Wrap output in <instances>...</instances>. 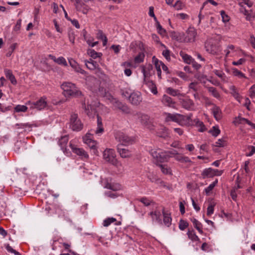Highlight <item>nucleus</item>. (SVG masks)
<instances>
[{"mask_svg":"<svg viewBox=\"0 0 255 255\" xmlns=\"http://www.w3.org/2000/svg\"><path fill=\"white\" fill-rule=\"evenodd\" d=\"M116 221V219L114 218H108L105 219L103 222V226L104 227H108L110 226L112 223H114Z\"/></svg>","mask_w":255,"mask_h":255,"instance_id":"3c124183","label":"nucleus"},{"mask_svg":"<svg viewBox=\"0 0 255 255\" xmlns=\"http://www.w3.org/2000/svg\"><path fill=\"white\" fill-rule=\"evenodd\" d=\"M103 158L106 161L111 164L119 167L121 164L116 158V154L113 149L107 148L103 152Z\"/></svg>","mask_w":255,"mask_h":255,"instance_id":"20e7f679","label":"nucleus"},{"mask_svg":"<svg viewBox=\"0 0 255 255\" xmlns=\"http://www.w3.org/2000/svg\"><path fill=\"white\" fill-rule=\"evenodd\" d=\"M166 92L169 95L172 96H177L178 97L180 96H184V95L180 92L178 90L174 89L171 87H168L166 89Z\"/></svg>","mask_w":255,"mask_h":255,"instance_id":"a878e982","label":"nucleus"},{"mask_svg":"<svg viewBox=\"0 0 255 255\" xmlns=\"http://www.w3.org/2000/svg\"><path fill=\"white\" fill-rule=\"evenodd\" d=\"M91 136L92 135L90 133H87L83 137V140L91 149L93 150L94 153L96 154L97 152V150L96 149L97 142L92 139Z\"/></svg>","mask_w":255,"mask_h":255,"instance_id":"9b49d317","label":"nucleus"},{"mask_svg":"<svg viewBox=\"0 0 255 255\" xmlns=\"http://www.w3.org/2000/svg\"><path fill=\"white\" fill-rule=\"evenodd\" d=\"M169 35L172 39L181 42L182 41V38L184 34L183 33L171 31L169 32Z\"/></svg>","mask_w":255,"mask_h":255,"instance_id":"5701e85b","label":"nucleus"},{"mask_svg":"<svg viewBox=\"0 0 255 255\" xmlns=\"http://www.w3.org/2000/svg\"><path fill=\"white\" fill-rule=\"evenodd\" d=\"M145 55L143 52H140L134 58V61L135 63H140L143 62Z\"/></svg>","mask_w":255,"mask_h":255,"instance_id":"a19ab883","label":"nucleus"},{"mask_svg":"<svg viewBox=\"0 0 255 255\" xmlns=\"http://www.w3.org/2000/svg\"><path fill=\"white\" fill-rule=\"evenodd\" d=\"M142 98L140 93H132L129 96V101L133 105H138L141 101Z\"/></svg>","mask_w":255,"mask_h":255,"instance_id":"dca6fc26","label":"nucleus"},{"mask_svg":"<svg viewBox=\"0 0 255 255\" xmlns=\"http://www.w3.org/2000/svg\"><path fill=\"white\" fill-rule=\"evenodd\" d=\"M156 135L160 137L166 139L169 136L168 130L164 126H161L156 132Z\"/></svg>","mask_w":255,"mask_h":255,"instance_id":"a211bd4d","label":"nucleus"},{"mask_svg":"<svg viewBox=\"0 0 255 255\" xmlns=\"http://www.w3.org/2000/svg\"><path fill=\"white\" fill-rule=\"evenodd\" d=\"M210 132L212 133L213 136L216 137L220 134V130L219 128L213 127L212 129L210 130Z\"/></svg>","mask_w":255,"mask_h":255,"instance_id":"bf43d9fd","label":"nucleus"},{"mask_svg":"<svg viewBox=\"0 0 255 255\" xmlns=\"http://www.w3.org/2000/svg\"><path fill=\"white\" fill-rule=\"evenodd\" d=\"M103 182L104 187L105 188L113 191H118L121 189V185L118 183H112L111 179L106 178L103 180Z\"/></svg>","mask_w":255,"mask_h":255,"instance_id":"f8f14e48","label":"nucleus"},{"mask_svg":"<svg viewBox=\"0 0 255 255\" xmlns=\"http://www.w3.org/2000/svg\"><path fill=\"white\" fill-rule=\"evenodd\" d=\"M74 5L77 10L82 11L83 13H86L87 11V8H86V5L85 3L82 2L81 0H75Z\"/></svg>","mask_w":255,"mask_h":255,"instance_id":"412c9836","label":"nucleus"},{"mask_svg":"<svg viewBox=\"0 0 255 255\" xmlns=\"http://www.w3.org/2000/svg\"><path fill=\"white\" fill-rule=\"evenodd\" d=\"M87 53L90 57H92L94 59L100 57L102 55L101 53L97 52L94 50L92 49H88L87 51Z\"/></svg>","mask_w":255,"mask_h":255,"instance_id":"58836bf2","label":"nucleus"},{"mask_svg":"<svg viewBox=\"0 0 255 255\" xmlns=\"http://www.w3.org/2000/svg\"><path fill=\"white\" fill-rule=\"evenodd\" d=\"M138 117V120L141 124L150 130L154 129V126L152 124V120L149 118L147 115L140 113Z\"/></svg>","mask_w":255,"mask_h":255,"instance_id":"6e6552de","label":"nucleus"},{"mask_svg":"<svg viewBox=\"0 0 255 255\" xmlns=\"http://www.w3.org/2000/svg\"><path fill=\"white\" fill-rule=\"evenodd\" d=\"M232 70L234 76H237L239 78H247L245 74L240 71L238 70L237 69L234 68H232Z\"/></svg>","mask_w":255,"mask_h":255,"instance_id":"c03bdc74","label":"nucleus"},{"mask_svg":"<svg viewBox=\"0 0 255 255\" xmlns=\"http://www.w3.org/2000/svg\"><path fill=\"white\" fill-rule=\"evenodd\" d=\"M214 73L217 76H218L219 78H220L222 80L225 79V75L224 73H223L222 71H219L218 70H215L214 71Z\"/></svg>","mask_w":255,"mask_h":255,"instance_id":"338daca9","label":"nucleus"},{"mask_svg":"<svg viewBox=\"0 0 255 255\" xmlns=\"http://www.w3.org/2000/svg\"><path fill=\"white\" fill-rule=\"evenodd\" d=\"M205 48L207 52L212 54H216L218 51L217 46L213 44L210 40L206 41L205 43Z\"/></svg>","mask_w":255,"mask_h":255,"instance_id":"2eb2a0df","label":"nucleus"},{"mask_svg":"<svg viewBox=\"0 0 255 255\" xmlns=\"http://www.w3.org/2000/svg\"><path fill=\"white\" fill-rule=\"evenodd\" d=\"M188 237L192 241H198V237L196 235L194 231H189L187 233Z\"/></svg>","mask_w":255,"mask_h":255,"instance_id":"8fccbe9b","label":"nucleus"},{"mask_svg":"<svg viewBox=\"0 0 255 255\" xmlns=\"http://www.w3.org/2000/svg\"><path fill=\"white\" fill-rule=\"evenodd\" d=\"M197 127H199L200 128L198 129V131L200 132L204 131L206 130V128L204 126L203 123L199 121V119H196L193 120V125Z\"/></svg>","mask_w":255,"mask_h":255,"instance_id":"cd10ccee","label":"nucleus"},{"mask_svg":"<svg viewBox=\"0 0 255 255\" xmlns=\"http://www.w3.org/2000/svg\"><path fill=\"white\" fill-rule=\"evenodd\" d=\"M97 38L99 39L103 40V46H106L108 42V39L106 35L103 33V31L101 30H99L97 33Z\"/></svg>","mask_w":255,"mask_h":255,"instance_id":"e433bc0d","label":"nucleus"},{"mask_svg":"<svg viewBox=\"0 0 255 255\" xmlns=\"http://www.w3.org/2000/svg\"><path fill=\"white\" fill-rule=\"evenodd\" d=\"M117 150L121 156L123 158H127L131 156L130 151L128 149L123 148V146L121 144H118Z\"/></svg>","mask_w":255,"mask_h":255,"instance_id":"f3484780","label":"nucleus"},{"mask_svg":"<svg viewBox=\"0 0 255 255\" xmlns=\"http://www.w3.org/2000/svg\"><path fill=\"white\" fill-rule=\"evenodd\" d=\"M218 179H216L212 183L209 185V186L205 189V192L207 194H209L215 187V186L218 183Z\"/></svg>","mask_w":255,"mask_h":255,"instance_id":"09e8293b","label":"nucleus"},{"mask_svg":"<svg viewBox=\"0 0 255 255\" xmlns=\"http://www.w3.org/2000/svg\"><path fill=\"white\" fill-rule=\"evenodd\" d=\"M149 215L152 218L153 221H156L157 223L161 224L162 221L161 219V213L159 211H155L154 212H151Z\"/></svg>","mask_w":255,"mask_h":255,"instance_id":"bb28decb","label":"nucleus"},{"mask_svg":"<svg viewBox=\"0 0 255 255\" xmlns=\"http://www.w3.org/2000/svg\"><path fill=\"white\" fill-rule=\"evenodd\" d=\"M71 127L73 130L80 131L83 128V125L81 123L77 114L74 113L71 115L70 118Z\"/></svg>","mask_w":255,"mask_h":255,"instance_id":"0eeeda50","label":"nucleus"},{"mask_svg":"<svg viewBox=\"0 0 255 255\" xmlns=\"http://www.w3.org/2000/svg\"><path fill=\"white\" fill-rule=\"evenodd\" d=\"M235 46L233 45H230L227 47V48L225 50L226 52V56L227 57L230 53H233L236 50Z\"/></svg>","mask_w":255,"mask_h":255,"instance_id":"864d4df0","label":"nucleus"},{"mask_svg":"<svg viewBox=\"0 0 255 255\" xmlns=\"http://www.w3.org/2000/svg\"><path fill=\"white\" fill-rule=\"evenodd\" d=\"M143 203L145 206H148L151 203V201L146 197H142L138 200Z\"/></svg>","mask_w":255,"mask_h":255,"instance_id":"680f3d73","label":"nucleus"},{"mask_svg":"<svg viewBox=\"0 0 255 255\" xmlns=\"http://www.w3.org/2000/svg\"><path fill=\"white\" fill-rule=\"evenodd\" d=\"M6 249L8 252L13 253L15 255H21L20 253L13 249L8 244L6 246Z\"/></svg>","mask_w":255,"mask_h":255,"instance_id":"0e129e2a","label":"nucleus"},{"mask_svg":"<svg viewBox=\"0 0 255 255\" xmlns=\"http://www.w3.org/2000/svg\"><path fill=\"white\" fill-rule=\"evenodd\" d=\"M17 44L16 43H14L12 44L10 46V47L8 49V51L6 53V55L7 57H9L11 56L12 52L14 51L16 47H17Z\"/></svg>","mask_w":255,"mask_h":255,"instance_id":"13d9d810","label":"nucleus"},{"mask_svg":"<svg viewBox=\"0 0 255 255\" xmlns=\"http://www.w3.org/2000/svg\"><path fill=\"white\" fill-rule=\"evenodd\" d=\"M69 63L70 65L74 69L75 72L82 74H85L86 73V72L81 68L79 64L74 59H69Z\"/></svg>","mask_w":255,"mask_h":255,"instance_id":"6ab92c4d","label":"nucleus"},{"mask_svg":"<svg viewBox=\"0 0 255 255\" xmlns=\"http://www.w3.org/2000/svg\"><path fill=\"white\" fill-rule=\"evenodd\" d=\"M182 58L184 59V61L188 64L191 63L193 61L192 57L187 54H184L183 55Z\"/></svg>","mask_w":255,"mask_h":255,"instance_id":"69168bd1","label":"nucleus"},{"mask_svg":"<svg viewBox=\"0 0 255 255\" xmlns=\"http://www.w3.org/2000/svg\"><path fill=\"white\" fill-rule=\"evenodd\" d=\"M197 36L196 30L193 27H189L186 31L183 41L186 42H193Z\"/></svg>","mask_w":255,"mask_h":255,"instance_id":"1a4fd4ad","label":"nucleus"},{"mask_svg":"<svg viewBox=\"0 0 255 255\" xmlns=\"http://www.w3.org/2000/svg\"><path fill=\"white\" fill-rule=\"evenodd\" d=\"M213 171V169L211 168L205 169L201 174L203 178L205 179L206 178H209L214 176V173Z\"/></svg>","mask_w":255,"mask_h":255,"instance_id":"2f4dec72","label":"nucleus"},{"mask_svg":"<svg viewBox=\"0 0 255 255\" xmlns=\"http://www.w3.org/2000/svg\"><path fill=\"white\" fill-rule=\"evenodd\" d=\"M140 68L143 75V80L149 79L153 74V66L150 64H145V65H141Z\"/></svg>","mask_w":255,"mask_h":255,"instance_id":"9d476101","label":"nucleus"},{"mask_svg":"<svg viewBox=\"0 0 255 255\" xmlns=\"http://www.w3.org/2000/svg\"><path fill=\"white\" fill-rule=\"evenodd\" d=\"M70 146L72 150V151L80 156L82 158H88L89 155L88 153L83 148H78L71 143L70 144Z\"/></svg>","mask_w":255,"mask_h":255,"instance_id":"4468645a","label":"nucleus"},{"mask_svg":"<svg viewBox=\"0 0 255 255\" xmlns=\"http://www.w3.org/2000/svg\"><path fill=\"white\" fill-rule=\"evenodd\" d=\"M28 108L24 105H18L14 108V112H25Z\"/></svg>","mask_w":255,"mask_h":255,"instance_id":"6e6d98bb","label":"nucleus"},{"mask_svg":"<svg viewBox=\"0 0 255 255\" xmlns=\"http://www.w3.org/2000/svg\"><path fill=\"white\" fill-rule=\"evenodd\" d=\"M249 120L246 118H242L239 115L238 117H236L234 118V121H233V124L237 126L240 124H243L244 123H248V121Z\"/></svg>","mask_w":255,"mask_h":255,"instance_id":"7c9ffc66","label":"nucleus"},{"mask_svg":"<svg viewBox=\"0 0 255 255\" xmlns=\"http://www.w3.org/2000/svg\"><path fill=\"white\" fill-rule=\"evenodd\" d=\"M116 139L120 142L119 144L122 146H127L133 144L135 141V138L132 136H129L122 132H118L115 135Z\"/></svg>","mask_w":255,"mask_h":255,"instance_id":"39448f33","label":"nucleus"},{"mask_svg":"<svg viewBox=\"0 0 255 255\" xmlns=\"http://www.w3.org/2000/svg\"><path fill=\"white\" fill-rule=\"evenodd\" d=\"M155 22L158 32L163 36L166 33V30L162 28L158 20Z\"/></svg>","mask_w":255,"mask_h":255,"instance_id":"49530a36","label":"nucleus"},{"mask_svg":"<svg viewBox=\"0 0 255 255\" xmlns=\"http://www.w3.org/2000/svg\"><path fill=\"white\" fill-rule=\"evenodd\" d=\"M180 104L182 106L187 110H191V107L193 106V102L190 99H183L179 98Z\"/></svg>","mask_w":255,"mask_h":255,"instance_id":"4be33fe9","label":"nucleus"},{"mask_svg":"<svg viewBox=\"0 0 255 255\" xmlns=\"http://www.w3.org/2000/svg\"><path fill=\"white\" fill-rule=\"evenodd\" d=\"M175 159L181 162V163H188L191 162V160L188 157L183 156V155L178 153V154L174 156Z\"/></svg>","mask_w":255,"mask_h":255,"instance_id":"72a5a7b5","label":"nucleus"},{"mask_svg":"<svg viewBox=\"0 0 255 255\" xmlns=\"http://www.w3.org/2000/svg\"><path fill=\"white\" fill-rule=\"evenodd\" d=\"M162 214L163 215V222L165 226L169 227L171 224L172 218L170 214L165 213L164 208L162 209Z\"/></svg>","mask_w":255,"mask_h":255,"instance_id":"b1692460","label":"nucleus"},{"mask_svg":"<svg viewBox=\"0 0 255 255\" xmlns=\"http://www.w3.org/2000/svg\"><path fill=\"white\" fill-rule=\"evenodd\" d=\"M56 63L64 66H67V63L65 59L63 57H60L56 59Z\"/></svg>","mask_w":255,"mask_h":255,"instance_id":"052dcab7","label":"nucleus"},{"mask_svg":"<svg viewBox=\"0 0 255 255\" xmlns=\"http://www.w3.org/2000/svg\"><path fill=\"white\" fill-rule=\"evenodd\" d=\"M162 103L165 106L176 109L177 104L176 102L167 95H163L161 98Z\"/></svg>","mask_w":255,"mask_h":255,"instance_id":"ddd939ff","label":"nucleus"},{"mask_svg":"<svg viewBox=\"0 0 255 255\" xmlns=\"http://www.w3.org/2000/svg\"><path fill=\"white\" fill-rule=\"evenodd\" d=\"M114 107L116 110H121L122 112H126L128 110V107L123 103L119 102L116 101L114 104Z\"/></svg>","mask_w":255,"mask_h":255,"instance_id":"473e14b6","label":"nucleus"},{"mask_svg":"<svg viewBox=\"0 0 255 255\" xmlns=\"http://www.w3.org/2000/svg\"><path fill=\"white\" fill-rule=\"evenodd\" d=\"M152 62L154 64L156 71L161 70L162 62L159 61L155 56L152 57Z\"/></svg>","mask_w":255,"mask_h":255,"instance_id":"37998d69","label":"nucleus"},{"mask_svg":"<svg viewBox=\"0 0 255 255\" xmlns=\"http://www.w3.org/2000/svg\"><path fill=\"white\" fill-rule=\"evenodd\" d=\"M97 129L95 131L96 134L102 133L104 131V128L102 125V119L99 115H97Z\"/></svg>","mask_w":255,"mask_h":255,"instance_id":"c756f323","label":"nucleus"},{"mask_svg":"<svg viewBox=\"0 0 255 255\" xmlns=\"http://www.w3.org/2000/svg\"><path fill=\"white\" fill-rule=\"evenodd\" d=\"M250 97L253 99L255 98V85H253L249 90Z\"/></svg>","mask_w":255,"mask_h":255,"instance_id":"774afa93","label":"nucleus"},{"mask_svg":"<svg viewBox=\"0 0 255 255\" xmlns=\"http://www.w3.org/2000/svg\"><path fill=\"white\" fill-rule=\"evenodd\" d=\"M84 39L85 40H86V42H87V44L89 46H91L92 47H94L95 46H96L97 44H98V41H96V42H93V41L94 40V38L93 37H91L89 39H87L86 37V36L85 35H84Z\"/></svg>","mask_w":255,"mask_h":255,"instance_id":"4d7b16f0","label":"nucleus"},{"mask_svg":"<svg viewBox=\"0 0 255 255\" xmlns=\"http://www.w3.org/2000/svg\"><path fill=\"white\" fill-rule=\"evenodd\" d=\"M143 83L150 89L153 94H156L157 93L156 87L152 81L149 79L143 80Z\"/></svg>","mask_w":255,"mask_h":255,"instance_id":"393cba45","label":"nucleus"},{"mask_svg":"<svg viewBox=\"0 0 255 255\" xmlns=\"http://www.w3.org/2000/svg\"><path fill=\"white\" fill-rule=\"evenodd\" d=\"M191 115L188 116H185L179 114H168L165 118V121H173L178 123L181 126H192L193 120L191 119Z\"/></svg>","mask_w":255,"mask_h":255,"instance_id":"f257e3e1","label":"nucleus"},{"mask_svg":"<svg viewBox=\"0 0 255 255\" xmlns=\"http://www.w3.org/2000/svg\"><path fill=\"white\" fill-rule=\"evenodd\" d=\"M150 154L153 158L155 159V163L158 165L159 163L165 162L168 161L169 158L171 157L168 155V152L166 151H160L155 150H151Z\"/></svg>","mask_w":255,"mask_h":255,"instance_id":"7ed1b4c3","label":"nucleus"},{"mask_svg":"<svg viewBox=\"0 0 255 255\" xmlns=\"http://www.w3.org/2000/svg\"><path fill=\"white\" fill-rule=\"evenodd\" d=\"M148 178L151 182L157 184H158L160 181L159 179H158V178H157L156 176L153 175H149L148 176Z\"/></svg>","mask_w":255,"mask_h":255,"instance_id":"e2e57ef3","label":"nucleus"},{"mask_svg":"<svg viewBox=\"0 0 255 255\" xmlns=\"http://www.w3.org/2000/svg\"><path fill=\"white\" fill-rule=\"evenodd\" d=\"M189 224L188 222L182 219L180 220L179 223V228L182 230H184L188 226Z\"/></svg>","mask_w":255,"mask_h":255,"instance_id":"603ef678","label":"nucleus"},{"mask_svg":"<svg viewBox=\"0 0 255 255\" xmlns=\"http://www.w3.org/2000/svg\"><path fill=\"white\" fill-rule=\"evenodd\" d=\"M100 106V103L99 102H94V104H88L87 107H85V110L86 111H92L95 112H98L99 110L98 109V107Z\"/></svg>","mask_w":255,"mask_h":255,"instance_id":"c85d7f7f","label":"nucleus"},{"mask_svg":"<svg viewBox=\"0 0 255 255\" xmlns=\"http://www.w3.org/2000/svg\"><path fill=\"white\" fill-rule=\"evenodd\" d=\"M61 87L63 90V95L66 97H77L82 94L78 88L72 83L64 82Z\"/></svg>","mask_w":255,"mask_h":255,"instance_id":"f03ea898","label":"nucleus"},{"mask_svg":"<svg viewBox=\"0 0 255 255\" xmlns=\"http://www.w3.org/2000/svg\"><path fill=\"white\" fill-rule=\"evenodd\" d=\"M208 91L212 94V95L215 98L219 99L220 95L216 89L214 87H211L208 88Z\"/></svg>","mask_w":255,"mask_h":255,"instance_id":"a18cd8bd","label":"nucleus"},{"mask_svg":"<svg viewBox=\"0 0 255 255\" xmlns=\"http://www.w3.org/2000/svg\"><path fill=\"white\" fill-rule=\"evenodd\" d=\"M30 105V110H51L49 107L47 105L45 99L43 98H41L39 100L32 104H28Z\"/></svg>","mask_w":255,"mask_h":255,"instance_id":"423d86ee","label":"nucleus"},{"mask_svg":"<svg viewBox=\"0 0 255 255\" xmlns=\"http://www.w3.org/2000/svg\"><path fill=\"white\" fill-rule=\"evenodd\" d=\"M240 11L241 13H243L246 16V19L247 20H252L255 17V15L250 12H249L245 7H241L240 9Z\"/></svg>","mask_w":255,"mask_h":255,"instance_id":"f704fd0d","label":"nucleus"},{"mask_svg":"<svg viewBox=\"0 0 255 255\" xmlns=\"http://www.w3.org/2000/svg\"><path fill=\"white\" fill-rule=\"evenodd\" d=\"M85 64L87 68L90 69H94L97 66V62L93 60H90V61L86 62Z\"/></svg>","mask_w":255,"mask_h":255,"instance_id":"de8ad7c7","label":"nucleus"},{"mask_svg":"<svg viewBox=\"0 0 255 255\" xmlns=\"http://www.w3.org/2000/svg\"><path fill=\"white\" fill-rule=\"evenodd\" d=\"M191 220L192 222L194 227L198 231L200 234H202L203 231L202 230V224L195 218L191 219Z\"/></svg>","mask_w":255,"mask_h":255,"instance_id":"4c0bfd02","label":"nucleus"},{"mask_svg":"<svg viewBox=\"0 0 255 255\" xmlns=\"http://www.w3.org/2000/svg\"><path fill=\"white\" fill-rule=\"evenodd\" d=\"M132 93H131L130 90L128 89H124L121 90V94L122 95L126 98L129 99V96Z\"/></svg>","mask_w":255,"mask_h":255,"instance_id":"5fc2aeb1","label":"nucleus"},{"mask_svg":"<svg viewBox=\"0 0 255 255\" xmlns=\"http://www.w3.org/2000/svg\"><path fill=\"white\" fill-rule=\"evenodd\" d=\"M158 166L160 168V169L163 173L165 174L171 173L170 168H168L166 165L159 164Z\"/></svg>","mask_w":255,"mask_h":255,"instance_id":"79ce46f5","label":"nucleus"},{"mask_svg":"<svg viewBox=\"0 0 255 255\" xmlns=\"http://www.w3.org/2000/svg\"><path fill=\"white\" fill-rule=\"evenodd\" d=\"M230 90H231V94L234 96V97L238 101H240V96L239 93L237 91L235 86H231L230 87Z\"/></svg>","mask_w":255,"mask_h":255,"instance_id":"ea45409f","label":"nucleus"},{"mask_svg":"<svg viewBox=\"0 0 255 255\" xmlns=\"http://www.w3.org/2000/svg\"><path fill=\"white\" fill-rule=\"evenodd\" d=\"M4 73L5 76L6 77V78L9 79L11 83L13 85H15L17 82L14 75L12 74L11 71L9 70L6 69L4 70Z\"/></svg>","mask_w":255,"mask_h":255,"instance_id":"c9c22d12","label":"nucleus"},{"mask_svg":"<svg viewBox=\"0 0 255 255\" xmlns=\"http://www.w3.org/2000/svg\"><path fill=\"white\" fill-rule=\"evenodd\" d=\"M68 137L67 135L62 136L59 140V145L64 153H67V144L68 141Z\"/></svg>","mask_w":255,"mask_h":255,"instance_id":"aec40b11","label":"nucleus"}]
</instances>
